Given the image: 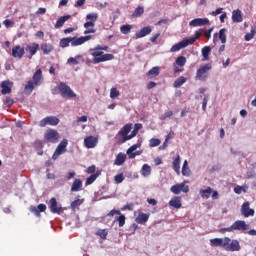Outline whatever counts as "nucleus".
I'll return each mask as SVG.
<instances>
[{"label": "nucleus", "mask_w": 256, "mask_h": 256, "mask_svg": "<svg viewBox=\"0 0 256 256\" xmlns=\"http://www.w3.org/2000/svg\"><path fill=\"white\" fill-rule=\"evenodd\" d=\"M210 247H221L225 251L230 252L241 251L239 240L229 237L210 239Z\"/></svg>", "instance_id": "1"}, {"label": "nucleus", "mask_w": 256, "mask_h": 256, "mask_svg": "<svg viewBox=\"0 0 256 256\" xmlns=\"http://www.w3.org/2000/svg\"><path fill=\"white\" fill-rule=\"evenodd\" d=\"M87 41H91V35L81 36V37H67L60 40V47L65 49V47H79V45H83L87 43Z\"/></svg>", "instance_id": "2"}, {"label": "nucleus", "mask_w": 256, "mask_h": 256, "mask_svg": "<svg viewBox=\"0 0 256 256\" xmlns=\"http://www.w3.org/2000/svg\"><path fill=\"white\" fill-rule=\"evenodd\" d=\"M201 37V33L196 32L194 37L185 38L177 44L173 45L170 49L171 53H176V51H181V49H185V47H189V45H193L197 39Z\"/></svg>", "instance_id": "3"}, {"label": "nucleus", "mask_w": 256, "mask_h": 256, "mask_svg": "<svg viewBox=\"0 0 256 256\" xmlns=\"http://www.w3.org/2000/svg\"><path fill=\"white\" fill-rule=\"evenodd\" d=\"M92 57H94V64L103 63L105 61H111L114 59L113 54H105L103 51L97 49L92 50Z\"/></svg>", "instance_id": "4"}, {"label": "nucleus", "mask_w": 256, "mask_h": 256, "mask_svg": "<svg viewBox=\"0 0 256 256\" xmlns=\"http://www.w3.org/2000/svg\"><path fill=\"white\" fill-rule=\"evenodd\" d=\"M211 69H213V66H211V64H205V65L201 66L196 71L195 80L203 81V82L207 81V79H209V72Z\"/></svg>", "instance_id": "5"}, {"label": "nucleus", "mask_w": 256, "mask_h": 256, "mask_svg": "<svg viewBox=\"0 0 256 256\" xmlns=\"http://www.w3.org/2000/svg\"><path fill=\"white\" fill-rule=\"evenodd\" d=\"M58 89L61 93V97H67L68 99H73V97H77V94L64 82H60L58 85Z\"/></svg>", "instance_id": "6"}, {"label": "nucleus", "mask_w": 256, "mask_h": 256, "mask_svg": "<svg viewBox=\"0 0 256 256\" xmlns=\"http://www.w3.org/2000/svg\"><path fill=\"white\" fill-rule=\"evenodd\" d=\"M67 145H69V142L67 139H63L59 145L57 146L52 159L55 161L59 158L60 155H63V153H67Z\"/></svg>", "instance_id": "7"}, {"label": "nucleus", "mask_w": 256, "mask_h": 256, "mask_svg": "<svg viewBox=\"0 0 256 256\" xmlns=\"http://www.w3.org/2000/svg\"><path fill=\"white\" fill-rule=\"evenodd\" d=\"M59 132L54 129H48L44 134V141L46 143H57L59 141Z\"/></svg>", "instance_id": "8"}, {"label": "nucleus", "mask_w": 256, "mask_h": 256, "mask_svg": "<svg viewBox=\"0 0 256 256\" xmlns=\"http://www.w3.org/2000/svg\"><path fill=\"white\" fill-rule=\"evenodd\" d=\"M47 125H51V127L59 125V118L55 116H47L39 122V127H47Z\"/></svg>", "instance_id": "9"}, {"label": "nucleus", "mask_w": 256, "mask_h": 256, "mask_svg": "<svg viewBox=\"0 0 256 256\" xmlns=\"http://www.w3.org/2000/svg\"><path fill=\"white\" fill-rule=\"evenodd\" d=\"M187 182H183L180 184L173 185L170 188L171 193H174V195H179V193H189V186L185 185Z\"/></svg>", "instance_id": "10"}, {"label": "nucleus", "mask_w": 256, "mask_h": 256, "mask_svg": "<svg viewBox=\"0 0 256 256\" xmlns=\"http://www.w3.org/2000/svg\"><path fill=\"white\" fill-rule=\"evenodd\" d=\"M131 129H133V124H126L118 132V135L120 137H122V142L123 143H126V141H130V139H127V137H129V133H131Z\"/></svg>", "instance_id": "11"}, {"label": "nucleus", "mask_w": 256, "mask_h": 256, "mask_svg": "<svg viewBox=\"0 0 256 256\" xmlns=\"http://www.w3.org/2000/svg\"><path fill=\"white\" fill-rule=\"evenodd\" d=\"M249 229V224L245 220H237L232 224L233 231H247Z\"/></svg>", "instance_id": "12"}, {"label": "nucleus", "mask_w": 256, "mask_h": 256, "mask_svg": "<svg viewBox=\"0 0 256 256\" xmlns=\"http://www.w3.org/2000/svg\"><path fill=\"white\" fill-rule=\"evenodd\" d=\"M250 203L247 201V202H244L241 206V214L244 216V217H253V215H255V210L252 209L250 207Z\"/></svg>", "instance_id": "13"}, {"label": "nucleus", "mask_w": 256, "mask_h": 256, "mask_svg": "<svg viewBox=\"0 0 256 256\" xmlns=\"http://www.w3.org/2000/svg\"><path fill=\"white\" fill-rule=\"evenodd\" d=\"M138 147H139V144H134L126 151V154L128 155V159H135V157L142 155L143 151L141 150L137 151Z\"/></svg>", "instance_id": "14"}, {"label": "nucleus", "mask_w": 256, "mask_h": 256, "mask_svg": "<svg viewBox=\"0 0 256 256\" xmlns=\"http://www.w3.org/2000/svg\"><path fill=\"white\" fill-rule=\"evenodd\" d=\"M2 95H9L11 93V89L13 88V82L9 80H4L0 84Z\"/></svg>", "instance_id": "15"}, {"label": "nucleus", "mask_w": 256, "mask_h": 256, "mask_svg": "<svg viewBox=\"0 0 256 256\" xmlns=\"http://www.w3.org/2000/svg\"><path fill=\"white\" fill-rule=\"evenodd\" d=\"M98 142L99 140H97V137L95 136H88L84 139V145L87 149H95Z\"/></svg>", "instance_id": "16"}, {"label": "nucleus", "mask_w": 256, "mask_h": 256, "mask_svg": "<svg viewBox=\"0 0 256 256\" xmlns=\"http://www.w3.org/2000/svg\"><path fill=\"white\" fill-rule=\"evenodd\" d=\"M50 211L51 213H57L58 215H61V212L63 211V207L57 203V199L55 198L50 199Z\"/></svg>", "instance_id": "17"}, {"label": "nucleus", "mask_w": 256, "mask_h": 256, "mask_svg": "<svg viewBox=\"0 0 256 256\" xmlns=\"http://www.w3.org/2000/svg\"><path fill=\"white\" fill-rule=\"evenodd\" d=\"M190 27H203V25H209V19L207 18H196L189 22Z\"/></svg>", "instance_id": "18"}, {"label": "nucleus", "mask_w": 256, "mask_h": 256, "mask_svg": "<svg viewBox=\"0 0 256 256\" xmlns=\"http://www.w3.org/2000/svg\"><path fill=\"white\" fill-rule=\"evenodd\" d=\"M32 81L35 83L36 87H39L42 85L43 83V72L41 71V69H38L35 71V73L33 74L32 77Z\"/></svg>", "instance_id": "19"}, {"label": "nucleus", "mask_w": 256, "mask_h": 256, "mask_svg": "<svg viewBox=\"0 0 256 256\" xmlns=\"http://www.w3.org/2000/svg\"><path fill=\"white\" fill-rule=\"evenodd\" d=\"M25 55V48H21V46L17 45L12 48V56L15 59H21Z\"/></svg>", "instance_id": "20"}, {"label": "nucleus", "mask_w": 256, "mask_h": 256, "mask_svg": "<svg viewBox=\"0 0 256 256\" xmlns=\"http://www.w3.org/2000/svg\"><path fill=\"white\" fill-rule=\"evenodd\" d=\"M172 167L177 175L181 174V156L177 155L175 158H173Z\"/></svg>", "instance_id": "21"}, {"label": "nucleus", "mask_w": 256, "mask_h": 256, "mask_svg": "<svg viewBox=\"0 0 256 256\" xmlns=\"http://www.w3.org/2000/svg\"><path fill=\"white\" fill-rule=\"evenodd\" d=\"M153 29L150 26H146L142 28L139 32H136V39H143V37H147Z\"/></svg>", "instance_id": "22"}, {"label": "nucleus", "mask_w": 256, "mask_h": 256, "mask_svg": "<svg viewBox=\"0 0 256 256\" xmlns=\"http://www.w3.org/2000/svg\"><path fill=\"white\" fill-rule=\"evenodd\" d=\"M46 209H47V206L45 204H39L37 207L35 206L30 207L31 213H34L36 217H39L40 213H43L44 211H46Z\"/></svg>", "instance_id": "23"}, {"label": "nucleus", "mask_w": 256, "mask_h": 256, "mask_svg": "<svg viewBox=\"0 0 256 256\" xmlns=\"http://www.w3.org/2000/svg\"><path fill=\"white\" fill-rule=\"evenodd\" d=\"M232 21L233 23H242L243 22V13L241 10H233L232 11Z\"/></svg>", "instance_id": "24"}, {"label": "nucleus", "mask_w": 256, "mask_h": 256, "mask_svg": "<svg viewBox=\"0 0 256 256\" xmlns=\"http://www.w3.org/2000/svg\"><path fill=\"white\" fill-rule=\"evenodd\" d=\"M169 207H173L174 209H181V197L174 196L173 198H171V200L169 201Z\"/></svg>", "instance_id": "25"}, {"label": "nucleus", "mask_w": 256, "mask_h": 256, "mask_svg": "<svg viewBox=\"0 0 256 256\" xmlns=\"http://www.w3.org/2000/svg\"><path fill=\"white\" fill-rule=\"evenodd\" d=\"M125 161H127V155L123 154V152H120L116 156L114 165H116L117 167H121V165H123V163H125Z\"/></svg>", "instance_id": "26"}, {"label": "nucleus", "mask_w": 256, "mask_h": 256, "mask_svg": "<svg viewBox=\"0 0 256 256\" xmlns=\"http://www.w3.org/2000/svg\"><path fill=\"white\" fill-rule=\"evenodd\" d=\"M35 87H37V84H35L33 80H29L24 87L25 95H31V93H33V89H35Z\"/></svg>", "instance_id": "27"}, {"label": "nucleus", "mask_w": 256, "mask_h": 256, "mask_svg": "<svg viewBox=\"0 0 256 256\" xmlns=\"http://www.w3.org/2000/svg\"><path fill=\"white\" fill-rule=\"evenodd\" d=\"M25 51L30 53L31 57H33V55H36L37 51H39V44L31 43L30 45L26 46Z\"/></svg>", "instance_id": "28"}, {"label": "nucleus", "mask_w": 256, "mask_h": 256, "mask_svg": "<svg viewBox=\"0 0 256 256\" xmlns=\"http://www.w3.org/2000/svg\"><path fill=\"white\" fill-rule=\"evenodd\" d=\"M84 28L86 29L84 31V35H89L91 33H96L97 30H95V24L92 22H86L84 23Z\"/></svg>", "instance_id": "29"}, {"label": "nucleus", "mask_w": 256, "mask_h": 256, "mask_svg": "<svg viewBox=\"0 0 256 256\" xmlns=\"http://www.w3.org/2000/svg\"><path fill=\"white\" fill-rule=\"evenodd\" d=\"M69 19H71V15H66V16H62L60 17L55 24V28L56 29H61V27H63V25H65L66 21H69Z\"/></svg>", "instance_id": "30"}, {"label": "nucleus", "mask_w": 256, "mask_h": 256, "mask_svg": "<svg viewBox=\"0 0 256 256\" xmlns=\"http://www.w3.org/2000/svg\"><path fill=\"white\" fill-rule=\"evenodd\" d=\"M81 189H83V182L79 179H76L71 186V191L73 193H77V191H81Z\"/></svg>", "instance_id": "31"}, {"label": "nucleus", "mask_w": 256, "mask_h": 256, "mask_svg": "<svg viewBox=\"0 0 256 256\" xmlns=\"http://www.w3.org/2000/svg\"><path fill=\"white\" fill-rule=\"evenodd\" d=\"M212 193H213V189L211 187H208L206 189H201L199 191V194L202 197V199H209Z\"/></svg>", "instance_id": "32"}, {"label": "nucleus", "mask_w": 256, "mask_h": 256, "mask_svg": "<svg viewBox=\"0 0 256 256\" xmlns=\"http://www.w3.org/2000/svg\"><path fill=\"white\" fill-rule=\"evenodd\" d=\"M142 177H150L151 176V166L149 164H144L140 170Z\"/></svg>", "instance_id": "33"}, {"label": "nucleus", "mask_w": 256, "mask_h": 256, "mask_svg": "<svg viewBox=\"0 0 256 256\" xmlns=\"http://www.w3.org/2000/svg\"><path fill=\"white\" fill-rule=\"evenodd\" d=\"M182 175L184 177H191V169L189 168V162H187V160H185L183 163Z\"/></svg>", "instance_id": "34"}, {"label": "nucleus", "mask_w": 256, "mask_h": 256, "mask_svg": "<svg viewBox=\"0 0 256 256\" xmlns=\"http://www.w3.org/2000/svg\"><path fill=\"white\" fill-rule=\"evenodd\" d=\"M40 49L44 55H49V53H51V51H53V45L43 43V44H41Z\"/></svg>", "instance_id": "35"}, {"label": "nucleus", "mask_w": 256, "mask_h": 256, "mask_svg": "<svg viewBox=\"0 0 256 256\" xmlns=\"http://www.w3.org/2000/svg\"><path fill=\"white\" fill-rule=\"evenodd\" d=\"M149 221V215L145 213H141L136 218V223H139V225H143V223H147Z\"/></svg>", "instance_id": "36"}, {"label": "nucleus", "mask_w": 256, "mask_h": 256, "mask_svg": "<svg viewBox=\"0 0 256 256\" xmlns=\"http://www.w3.org/2000/svg\"><path fill=\"white\" fill-rule=\"evenodd\" d=\"M185 83H187V78H185L184 76H181L174 81L173 87H175V89H179V87H181L182 85H185Z\"/></svg>", "instance_id": "37"}, {"label": "nucleus", "mask_w": 256, "mask_h": 256, "mask_svg": "<svg viewBox=\"0 0 256 256\" xmlns=\"http://www.w3.org/2000/svg\"><path fill=\"white\" fill-rule=\"evenodd\" d=\"M99 19V14L97 12L89 13L86 15V21L87 23H94Z\"/></svg>", "instance_id": "38"}, {"label": "nucleus", "mask_w": 256, "mask_h": 256, "mask_svg": "<svg viewBox=\"0 0 256 256\" xmlns=\"http://www.w3.org/2000/svg\"><path fill=\"white\" fill-rule=\"evenodd\" d=\"M159 75V66H155L150 69L147 73L148 79H153Z\"/></svg>", "instance_id": "39"}, {"label": "nucleus", "mask_w": 256, "mask_h": 256, "mask_svg": "<svg viewBox=\"0 0 256 256\" xmlns=\"http://www.w3.org/2000/svg\"><path fill=\"white\" fill-rule=\"evenodd\" d=\"M145 13V8L143 6H138L134 12L132 13V18L137 19L138 17H141Z\"/></svg>", "instance_id": "40"}, {"label": "nucleus", "mask_w": 256, "mask_h": 256, "mask_svg": "<svg viewBox=\"0 0 256 256\" xmlns=\"http://www.w3.org/2000/svg\"><path fill=\"white\" fill-rule=\"evenodd\" d=\"M209 53H211V46H205L202 48L203 61H209Z\"/></svg>", "instance_id": "41"}, {"label": "nucleus", "mask_w": 256, "mask_h": 256, "mask_svg": "<svg viewBox=\"0 0 256 256\" xmlns=\"http://www.w3.org/2000/svg\"><path fill=\"white\" fill-rule=\"evenodd\" d=\"M79 59H83L82 55H76L75 57H70L67 60L68 65H79Z\"/></svg>", "instance_id": "42"}, {"label": "nucleus", "mask_w": 256, "mask_h": 256, "mask_svg": "<svg viewBox=\"0 0 256 256\" xmlns=\"http://www.w3.org/2000/svg\"><path fill=\"white\" fill-rule=\"evenodd\" d=\"M226 33H227V29H225V28H222L220 31H219V39H220V41H221V43L223 44V45H225V43H227V35H226Z\"/></svg>", "instance_id": "43"}, {"label": "nucleus", "mask_w": 256, "mask_h": 256, "mask_svg": "<svg viewBox=\"0 0 256 256\" xmlns=\"http://www.w3.org/2000/svg\"><path fill=\"white\" fill-rule=\"evenodd\" d=\"M96 235H98L100 239H107V235H109V231L107 229H98L96 231Z\"/></svg>", "instance_id": "44"}, {"label": "nucleus", "mask_w": 256, "mask_h": 256, "mask_svg": "<svg viewBox=\"0 0 256 256\" xmlns=\"http://www.w3.org/2000/svg\"><path fill=\"white\" fill-rule=\"evenodd\" d=\"M255 34H256V28L255 26H252L250 33L246 34L244 37L245 41H251V39L255 37Z\"/></svg>", "instance_id": "45"}, {"label": "nucleus", "mask_w": 256, "mask_h": 256, "mask_svg": "<svg viewBox=\"0 0 256 256\" xmlns=\"http://www.w3.org/2000/svg\"><path fill=\"white\" fill-rule=\"evenodd\" d=\"M176 65H178V67H185V64L187 63V58H185V56H179L176 61H175Z\"/></svg>", "instance_id": "46"}, {"label": "nucleus", "mask_w": 256, "mask_h": 256, "mask_svg": "<svg viewBox=\"0 0 256 256\" xmlns=\"http://www.w3.org/2000/svg\"><path fill=\"white\" fill-rule=\"evenodd\" d=\"M81 205H83V199H76L70 204V208L72 211H75Z\"/></svg>", "instance_id": "47"}, {"label": "nucleus", "mask_w": 256, "mask_h": 256, "mask_svg": "<svg viewBox=\"0 0 256 256\" xmlns=\"http://www.w3.org/2000/svg\"><path fill=\"white\" fill-rule=\"evenodd\" d=\"M131 29H133V26L127 24L121 26L120 31L123 35H129V33H131Z\"/></svg>", "instance_id": "48"}, {"label": "nucleus", "mask_w": 256, "mask_h": 256, "mask_svg": "<svg viewBox=\"0 0 256 256\" xmlns=\"http://www.w3.org/2000/svg\"><path fill=\"white\" fill-rule=\"evenodd\" d=\"M161 145V140L157 138H152L149 140V147H159Z\"/></svg>", "instance_id": "49"}, {"label": "nucleus", "mask_w": 256, "mask_h": 256, "mask_svg": "<svg viewBox=\"0 0 256 256\" xmlns=\"http://www.w3.org/2000/svg\"><path fill=\"white\" fill-rule=\"evenodd\" d=\"M99 177V175L97 174H92L90 177H88L86 179V185H92V183H95V181H97V178Z\"/></svg>", "instance_id": "50"}, {"label": "nucleus", "mask_w": 256, "mask_h": 256, "mask_svg": "<svg viewBox=\"0 0 256 256\" xmlns=\"http://www.w3.org/2000/svg\"><path fill=\"white\" fill-rule=\"evenodd\" d=\"M120 93L119 90H117V88H111L110 90V99H117V97H119Z\"/></svg>", "instance_id": "51"}, {"label": "nucleus", "mask_w": 256, "mask_h": 256, "mask_svg": "<svg viewBox=\"0 0 256 256\" xmlns=\"http://www.w3.org/2000/svg\"><path fill=\"white\" fill-rule=\"evenodd\" d=\"M169 117H173V111H167L164 114H162L159 119L160 121H165V119H169Z\"/></svg>", "instance_id": "52"}, {"label": "nucleus", "mask_w": 256, "mask_h": 256, "mask_svg": "<svg viewBox=\"0 0 256 256\" xmlns=\"http://www.w3.org/2000/svg\"><path fill=\"white\" fill-rule=\"evenodd\" d=\"M114 181H115V183L119 184V183H121L122 181H125V176H123V173L117 174V175L114 177Z\"/></svg>", "instance_id": "53"}, {"label": "nucleus", "mask_w": 256, "mask_h": 256, "mask_svg": "<svg viewBox=\"0 0 256 256\" xmlns=\"http://www.w3.org/2000/svg\"><path fill=\"white\" fill-rule=\"evenodd\" d=\"M117 221L119 222V227H123V225H125V215L120 214V216L117 218Z\"/></svg>", "instance_id": "54"}, {"label": "nucleus", "mask_w": 256, "mask_h": 256, "mask_svg": "<svg viewBox=\"0 0 256 256\" xmlns=\"http://www.w3.org/2000/svg\"><path fill=\"white\" fill-rule=\"evenodd\" d=\"M219 233H233V227L230 226V227H226V228H221L219 230Z\"/></svg>", "instance_id": "55"}, {"label": "nucleus", "mask_w": 256, "mask_h": 256, "mask_svg": "<svg viewBox=\"0 0 256 256\" xmlns=\"http://www.w3.org/2000/svg\"><path fill=\"white\" fill-rule=\"evenodd\" d=\"M221 13H223V8H217L215 11H212L210 15H212V17H217V15H221Z\"/></svg>", "instance_id": "56"}, {"label": "nucleus", "mask_w": 256, "mask_h": 256, "mask_svg": "<svg viewBox=\"0 0 256 256\" xmlns=\"http://www.w3.org/2000/svg\"><path fill=\"white\" fill-rule=\"evenodd\" d=\"M207 103H209V97H204L202 102V110L207 111Z\"/></svg>", "instance_id": "57"}, {"label": "nucleus", "mask_w": 256, "mask_h": 256, "mask_svg": "<svg viewBox=\"0 0 256 256\" xmlns=\"http://www.w3.org/2000/svg\"><path fill=\"white\" fill-rule=\"evenodd\" d=\"M3 25H5L6 29H9V27L14 25V22L9 20V19H6V20L3 21Z\"/></svg>", "instance_id": "58"}, {"label": "nucleus", "mask_w": 256, "mask_h": 256, "mask_svg": "<svg viewBox=\"0 0 256 256\" xmlns=\"http://www.w3.org/2000/svg\"><path fill=\"white\" fill-rule=\"evenodd\" d=\"M211 33H213V28H209L205 31L204 35L207 39H211Z\"/></svg>", "instance_id": "59"}, {"label": "nucleus", "mask_w": 256, "mask_h": 256, "mask_svg": "<svg viewBox=\"0 0 256 256\" xmlns=\"http://www.w3.org/2000/svg\"><path fill=\"white\" fill-rule=\"evenodd\" d=\"M95 171H96L95 165H92V166H90V167H88V168L86 169V172H87L88 174L95 173Z\"/></svg>", "instance_id": "60"}, {"label": "nucleus", "mask_w": 256, "mask_h": 256, "mask_svg": "<svg viewBox=\"0 0 256 256\" xmlns=\"http://www.w3.org/2000/svg\"><path fill=\"white\" fill-rule=\"evenodd\" d=\"M4 103H5V105H6L7 107H11V105H13L14 101H13V99H11V98H6V100L4 101Z\"/></svg>", "instance_id": "61"}, {"label": "nucleus", "mask_w": 256, "mask_h": 256, "mask_svg": "<svg viewBox=\"0 0 256 256\" xmlns=\"http://www.w3.org/2000/svg\"><path fill=\"white\" fill-rule=\"evenodd\" d=\"M147 203L149 205H152L153 207H155V205H157V200L153 199V198H148L147 199Z\"/></svg>", "instance_id": "62"}, {"label": "nucleus", "mask_w": 256, "mask_h": 256, "mask_svg": "<svg viewBox=\"0 0 256 256\" xmlns=\"http://www.w3.org/2000/svg\"><path fill=\"white\" fill-rule=\"evenodd\" d=\"M225 19H227V12H222L220 15V22L225 23Z\"/></svg>", "instance_id": "63"}, {"label": "nucleus", "mask_w": 256, "mask_h": 256, "mask_svg": "<svg viewBox=\"0 0 256 256\" xmlns=\"http://www.w3.org/2000/svg\"><path fill=\"white\" fill-rule=\"evenodd\" d=\"M138 133L139 132L137 130L133 129V131L131 132L129 137H127L126 139H130L131 140V139H133V137H136Z\"/></svg>", "instance_id": "64"}]
</instances>
